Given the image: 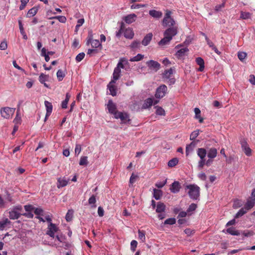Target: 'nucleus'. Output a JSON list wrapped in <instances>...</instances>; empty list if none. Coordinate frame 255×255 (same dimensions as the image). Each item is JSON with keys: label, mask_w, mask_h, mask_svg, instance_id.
<instances>
[{"label": "nucleus", "mask_w": 255, "mask_h": 255, "mask_svg": "<svg viewBox=\"0 0 255 255\" xmlns=\"http://www.w3.org/2000/svg\"><path fill=\"white\" fill-rule=\"evenodd\" d=\"M218 154L217 149L211 147L207 150L204 148H199L197 150V154L200 158L198 162V168L202 169L205 165L210 166L213 162V159L216 157Z\"/></svg>", "instance_id": "f257e3e1"}, {"label": "nucleus", "mask_w": 255, "mask_h": 255, "mask_svg": "<svg viewBox=\"0 0 255 255\" xmlns=\"http://www.w3.org/2000/svg\"><path fill=\"white\" fill-rule=\"evenodd\" d=\"M177 34V28L176 26L167 28L164 32V37L158 42L159 45L162 46L168 44L173 37Z\"/></svg>", "instance_id": "f03ea898"}, {"label": "nucleus", "mask_w": 255, "mask_h": 255, "mask_svg": "<svg viewBox=\"0 0 255 255\" xmlns=\"http://www.w3.org/2000/svg\"><path fill=\"white\" fill-rule=\"evenodd\" d=\"M185 189L191 199L193 200L199 199L200 188L198 185L195 184L186 185Z\"/></svg>", "instance_id": "7ed1b4c3"}, {"label": "nucleus", "mask_w": 255, "mask_h": 255, "mask_svg": "<svg viewBox=\"0 0 255 255\" xmlns=\"http://www.w3.org/2000/svg\"><path fill=\"white\" fill-rule=\"evenodd\" d=\"M22 207L20 205L12 208L9 212V218L11 220L18 219L22 215Z\"/></svg>", "instance_id": "20e7f679"}, {"label": "nucleus", "mask_w": 255, "mask_h": 255, "mask_svg": "<svg viewBox=\"0 0 255 255\" xmlns=\"http://www.w3.org/2000/svg\"><path fill=\"white\" fill-rule=\"evenodd\" d=\"M171 12L167 10L162 20V25L164 27L173 26L175 24V21L171 17Z\"/></svg>", "instance_id": "39448f33"}, {"label": "nucleus", "mask_w": 255, "mask_h": 255, "mask_svg": "<svg viewBox=\"0 0 255 255\" xmlns=\"http://www.w3.org/2000/svg\"><path fill=\"white\" fill-rule=\"evenodd\" d=\"M15 112V109L9 107H3L0 109L1 116L4 119H9L11 118Z\"/></svg>", "instance_id": "423d86ee"}, {"label": "nucleus", "mask_w": 255, "mask_h": 255, "mask_svg": "<svg viewBox=\"0 0 255 255\" xmlns=\"http://www.w3.org/2000/svg\"><path fill=\"white\" fill-rule=\"evenodd\" d=\"M58 231V227L55 224L50 223V224H48L46 234L50 237L54 238L55 237V233H57Z\"/></svg>", "instance_id": "0eeeda50"}, {"label": "nucleus", "mask_w": 255, "mask_h": 255, "mask_svg": "<svg viewBox=\"0 0 255 255\" xmlns=\"http://www.w3.org/2000/svg\"><path fill=\"white\" fill-rule=\"evenodd\" d=\"M91 44L92 48H100V49H102V46L101 43L100 42L99 40L97 39H93L92 38V34H89L88 36V39L87 41V45H89Z\"/></svg>", "instance_id": "6e6552de"}, {"label": "nucleus", "mask_w": 255, "mask_h": 255, "mask_svg": "<svg viewBox=\"0 0 255 255\" xmlns=\"http://www.w3.org/2000/svg\"><path fill=\"white\" fill-rule=\"evenodd\" d=\"M167 88L165 85H161L159 87H158L155 94V97L156 98H161L163 97L165 94L167 93Z\"/></svg>", "instance_id": "1a4fd4ad"}, {"label": "nucleus", "mask_w": 255, "mask_h": 255, "mask_svg": "<svg viewBox=\"0 0 255 255\" xmlns=\"http://www.w3.org/2000/svg\"><path fill=\"white\" fill-rule=\"evenodd\" d=\"M146 65L150 70L154 72H157L160 68V64L158 62L152 60L147 61Z\"/></svg>", "instance_id": "9d476101"}, {"label": "nucleus", "mask_w": 255, "mask_h": 255, "mask_svg": "<svg viewBox=\"0 0 255 255\" xmlns=\"http://www.w3.org/2000/svg\"><path fill=\"white\" fill-rule=\"evenodd\" d=\"M116 119H120L123 123H126L129 121L128 116L126 113L118 112L114 116Z\"/></svg>", "instance_id": "9b49d317"}, {"label": "nucleus", "mask_w": 255, "mask_h": 255, "mask_svg": "<svg viewBox=\"0 0 255 255\" xmlns=\"http://www.w3.org/2000/svg\"><path fill=\"white\" fill-rule=\"evenodd\" d=\"M181 185L178 181L173 182L170 186V190L173 193H177L179 192Z\"/></svg>", "instance_id": "f8f14e48"}, {"label": "nucleus", "mask_w": 255, "mask_h": 255, "mask_svg": "<svg viewBox=\"0 0 255 255\" xmlns=\"http://www.w3.org/2000/svg\"><path fill=\"white\" fill-rule=\"evenodd\" d=\"M241 146L246 155L248 156L251 155L252 150L245 140H243L241 141Z\"/></svg>", "instance_id": "ddd939ff"}, {"label": "nucleus", "mask_w": 255, "mask_h": 255, "mask_svg": "<svg viewBox=\"0 0 255 255\" xmlns=\"http://www.w3.org/2000/svg\"><path fill=\"white\" fill-rule=\"evenodd\" d=\"M107 108L109 110V112L111 114H113L114 116L115 115V114L118 112V111H117V110H116V109H117L116 106L112 100H109L108 101V103L107 105Z\"/></svg>", "instance_id": "4468645a"}, {"label": "nucleus", "mask_w": 255, "mask_h": 255, "mask_svg": "<svg viewBox=\"0 0 255 255\" xmlns=\"http://www.w3.org/2000/svg\"><path fill=\"white\" fill-rule=\"evenodd\" d=\"M121 70L118 67H116L114 69L113 74V78L111 80L112 83H116V81L118 80L121 76Z\"/></svg>", "instance_id": "2eb2a0df"}, {"label": "nucleus", "mask_w": 255, "mask_h": 255, "mask_svg": "<svg viewBox=\"0 0 255 255\" xmlns=\"http://www.w3.org/2000/svg\"><path fill=\"white\" fill-rule=\"evenodd\" d=\"M137 16L135 14H129L124 17V20L128 24H130L134 22L136 19Z\"/></svg>", "instance_id": "dca6fc26"}, {"label": "nucleus", "mask_w": 255, "mask_h": 255, "mask_svg": "<svg viewBox=\"0 0 255 255\" xmlns=\"http://www.w3.org/2000/svg\"><path fill=\"white\" fill-rule=\"evenodd\" d=\"M69 181V179H66L65 177L59 178L57 180V187L58 188H60L66 186Z\"/></svg>", "instance_id": "f3484780"}, {"label": "nucleus", "mask_w": 255, "mask_h": 255, "mask_svg": "<svg viewBox=\"0 0 255 255\" xmlns=\"http://www.w3.org/2000/svg\"><path fill=\"white\" fill-rule=\"evenodd\" d=\"M116 83H112L111 81L108 85V88L110 91V94L113 96L117 95V88L115 85Z\"/></svg>", "instance_id": "a211bd4d"}, {"label": "nucleus", "mask_w": 255, "mask_h": 255, "mask_svg": "<svg viewBox=\"0 0 255 255\" xmlns=\"http://www.w3.org/2000/svg\"><path fill=\"white\" fill-rule=\"evenodd\" d=\"M44 104L46 109V114L45 116V119H46V118H47L52 113L53 106L51 103L47 101L44 102Z\"/></svg>", "instance_id": "6ab92c4d"}, {"label": "nucleus", "mask_w": 255, "mask_h": 255, "mask_svg": "<svg viewBox=\"0 0 255 255\" xmlns=\"http://www.w3.org/2000/svg\"><path fill=\"white\" fill-rule=\"evenodd\" d=\"M149 14L153 18L159 19L162 16V12L161 11L152 9L149 11Z\"/></svg>", "instance_id": "aec40b11"}, {"label": "nucleus", "mask_w": 255, "mask_h": 255, "mask_svg": "<svg viewBox=\"0 0 255 255\" xmlns=\"http://www.w3.org/2000/svg\"><path fill=\"white\" fill-rule=\"evenodd\" d=\"M152 36L153 35L151 33H149L147 34H146L144 36V37L143 38V39L141 42L142 44L144 46L147 45L149 43L150 41L151 40Z\"/></svg>", "instance_id": "412c9836"}, {"label": "nucleus", "mask_w": 255, "mask_h": 255, "mask_svg": "<svg viewBox=\"0 0 255 255\" xmlns=\"http://www.w3.org/2000/svg\"><path fill=\"white\" fill-rule=\"evenodd\" d=\"M165 208L166 206L163 203L159 202L156 205V212L158 213H163L165 212Z\"/></svg>", "instance_id": "4be33fe9"}, {"label": "nucleus", "mask_w": 255, "mask_h": 255, "mask_svg": "<svg viewBox=\"0 0 255 255\" xmlns=\"http://www.w3.org/2000/svg\"><path fill=\"white\" fill-rule=\"evenodd\" d=\"M124 36L128 39H132L134 36V33L131 28H128L125 29L124 32Z\"/></svg>", "instance_id": "5701e85b"}, {"label": "nucleus", "mask_w": 255, "mask_h": 255, "mask_svg": "<svg viewBox=\"0 0 255 255\" xmlns=\"http://www.w3.org/2000/svg\"><path fill=\"white\" fill-rule=\"evenodd\" d=\"M196 62L198 65L200 66L198 71L202 72L204 69V61L201 57H198L196 59Z\"/></svg>", "instance_id": "b1692460"}, {"label": "nucleus", "mask_w": 255, "mask_h": 255, "mask_svg": "<svg viewBox=\"0 0 255 255\" xmlns=\"http://www.w3.org/2000/svg\"><path fill=\"white\" fill-rule=\"evenodd\" d=\"M188 51L187 47H183L179 49L176 53V56L179 58L184 56L186 53Z\"/></svg>", "instance_id": "393cba45"}, {"label": "nucleus", "mask_w": 255, "mask_h": 255, "mask_svg": "<svg viewBox=\"0 0 255 255\" xmlns=\"http://www.w3.org/2000/svg\"><path fill=\"white\" fill-rule=\"evenodd\" d=\"M226 232L233 236H239L240 235V231L236 230L234 227L228 228Z\"/></svg>", "instance_id": "a878e982"}, {"label": "nucleus", "mask_w": 255, "mask_h": 255, "mask_svg": "<svg viewBox=\"0 0 255 255\" xmlns=\"http://www.w3.org/2000/svg\"><path fill=\"white\" fill-rule=\"evenodd\" d=\"M255 200L254 199L252 200H248L246 203V204L245 205L244 208L247 210L248 211V210H250L251 208H252L255 204Z\"/></svg>", "instance_id": "bb28decb"}, {"label": "nucleus", "mask_w": 255, "mask_h": 255, "mask_svg": "<svg viewBox=\"0 0 255 255\" xmlns=\"http://www.w3.org/2000/svg\"><path fill=\"white\" fill-rule=\"evenodd\" d=\"M196 146V143L194 142H191L188 144L186 147V153L188 155L190 153L193 151L194 147Z\"/></svg>", "instance_id": "cd10ccee"}, {"label": "nucleus", "mask_w": 255, "mask_h": 255, "mask_svg": "<svg viewBox=\"0 0 255 255\" xmlns=\"http://www.w3.org/2000/svg\"><path fill=\"white\" fill-rule=\"evenodd\" d=\"M153 104V99L152 98H147L146 99L142 106L143 109H147L151 107Z\"/></svg>", "instance_id": "c85d7f7f"}, {"label": "nucleus", "mask_w": 255, "mask_h": 255, "mask_svg": "<svg viewBox=\"0 0 255 255\" xmlns=\"http://www.w3.org/2000/svg\"><path fill=\"white\" fill-rule=\"evenodd\" d=\"M38 11V8L36 7H33L28 11V12L26 14V16L27 17H30L34 16Z\"/></svg>", "instance_id": "c756f323"}, {"label": "nucleus", "mask_w": 255, "mask_h": 255, "mask_svg": "<svg viewBox=\"0 0 255 255\" xmlns=\"http://www.w3.org/2000/svg\"><path fill=\"white\" fill-rule=\"evenodd\" d=\"M162 195V192L161 190L156 189H153V197L156 200L160 199Z\"/></svg>", "instance_id": "7c9ffc66"}, {"label": "nucleus", "mask_w": 255, "mask_h": 255, "mask_svg": "<svg viewBox=\"0 0 255 255\" xmlns=\"http://www.w3.org/2000/svg\"><path fill=\"white\" fill-rule=\"evenodd\" d=\"M252 13L249 12H241L240 18L243 19H248L251 18Z\"/></svg>", "instance_id": "2f4dec72"}, {"label": "nucleus", "mask_w": 255, "mask_h": 255, "mask_svg": "<svg viewBox=\"0 0 255 255\" xmlns=\"http://www.w3.org/2000/svg\"><path fill=\"white\" fill-rule=\"evenodd\" d=\"M173 69L172 68L166 70L164 71L163 74V77L166 79H169L170 78L171 75L173 74Z\"/></svg>", "instance_id": "473e14b6"}, {"label": "nucleus", "mask_w": 255, "mask_h": 255, "mask_svg": "<svg viewBox=\"0 0 255 255\" xmlns=\"http://www.w3.org/2000/svg\"><path fill=\"white\" fill-rule=\"evenodd\" d=\"M197 208V205L194 203H192L190 205L189 207L187 210L188 215H191L193 214V212L196 210Z\"/></svg>", "instance_id": "72a5a7b5"}, {"label": "nucleus", "mask_w": 255, "mask_h": 255, "mask_svg": "<svg viewBox=\"0 0 255 255\" xmlns=\"http://www.w3.org/2000/svg\"><path fill=\"white\" fill-rule=\"evenodd\" d=\"M18 24H19V29H20V33L21 34V35H22L23 36V38L25 40H26L27 39V36L24 31V28L23 27V25H22V22L21 21H18Z\"/></svg>", "instance_id": "f704fd0d"}, {"label": "nucleus", "mask_w": 255, "mask_h": 255, "mask_svg": "<svg viewBox=\"0 0 255 255\" xmlns=\"http://www.w3.org/2000/svg\"><path fill=\"white\" fill-rule=\"evenodd\" d=\"M56 75L59 81H61L63 78L65 76V73L61 69H59L57 71Z\"/></svg>", "instance_id": "c9c22d12"}, {"label": "nucleus", "mask_w": 255, "mask_h": 255, "mask_svg": "<svg viewBox=\"0 0 255 255\" xmlns=\"http://www.w3.org/2000/svg\"><path fill=\"white\" fill-rule=\"evenodd\" d=\"M88 164V157L87 156H82L80 158L79 164L82 166H87Z\"/></svg>", "instance_id": "e433bc0d"}, {"label": "nucleus", "mask_w": 255, "mask_h": 255, "mask_svg": "<svg viewBox=\"0 0 255 255\" xmlns=\"http://www.w3.org/2000/svg\"><path fill=\"white\" fill-rule=\"evenodd\" d=\"M178 160L177 158H174L170 160L168 162V166L170 167H173L177 165Z\"/></svg>", "instance_id": "4c0bfd02"}, {"label": "nucleus", "mask_w": 255, "mask_h": 255, "mask_svg": "<svg viewBox=\"0 0 255 255\" xmlns=\"http://www.w3.org/2000/svg\"><path fill=\"white\" fill-rule=\"evenodd\" d=\"M247 211L244 207L241 208L236 214L235 218H238L242 216H243L245 214L247 213Z\"/></svg>", "instance_id": "58836bf2"}, {"label": "nucleus", "mask_w": 255, "mask_h": 255, "mask_svg": "<svg viewBox=\"0 0 255 255\" xmlns=\"http://www.w3.org/2000/svg\"><path fill=\"white\" fill-rule=\"evenodd\" d=\"M49 76L41 73L39 77V81L41 83H44L48 80Z\"/></svg>", "instance_id": "ea45409f"}, {"label": "nucleus", "mask_w": 255, "mask_h": 255, "mask_svg": "<svg viewBox=\"0 0 255 255\" xmlns=\"http://www.w3.org/2000/svg\"><path fill=\"white\" fill-rule=\"evenodd\" d=\"M143 55H142L141 54H138L135 56H134V57L131 58L129 59V61L131 62L139 61L142 60L143 59Z\"/></svg>", "instance_id": "a19ab883"}, {"label": "nucleus", "mask_w": 255, "mask_h": 255, "mask_svg": "<svg viewBox=\"0 0 255 255\" xmlns=\"http://www.w3.org/2000/svg\"><path fill=\"white\" fill-rule=\"evenodd\" d=\"M138 238L142 242V243H144L145 242V233L143 231L138 230Z\"/></svg>", "instance_id": "79ce46f5"}, {"label": "nucleus", "mask_w": 255, "mask_h": 255, "mask_svg": "<svg viewBox=\"0 0 255 255\" xmlns=\"http://www.w3.org/2000/svg\"><path fill=\"white\" fill-rule=\"evenodd\" d=\"M73 211L72 210H69L66 215L65 219L67 222H69L72 220L73 218Z\"/></svg>", "instance_id": "37998d69"}, {"label": "nucleus", "mask_w": 255, "mask_h": 255, "mask_svg": "<svg viewBox=\"0 0 255 255\" xmlns=\"http://www.w3.org/2000/svg\"><path fill=\"white\" fill-rule=\"evenodd\" d=\"M176 220L174 218H168L164 221V224L165 225H172L176 223Z\"/></svg>", "instance_id": "c03bdc74"}, {"label": "nucleus", "mask_w": 255, "mask_h": 255, "mask_svg": "<svg viewBox=\"0 0 255 255\" xmlns=\"http://www.w3.org/2000/svg\"><path fill=\"white\" fill-rule=\"evenodd\" d=\"M156 114L159 116H164L165 112L164 110L160 107H156Z\"/></svg>", "instance_id": "a18cd8bd"}, {"label": "nucleus", "mask_w": 255, "mask_h": 255, "mask_svg": "<svg viewBox=\"0 0 255 255\" xmlns=\"http://www.w3.org/2000/svg\"><path fill=\"white\" fill-rule=\"evenodd\" d=\"M9 221L8 219L5 218L0 221V229H2L8 223Z\"/></svg>", "instance_id": "49530a36"}, {"label": "nucleus", "mask_w": 255, "mask_h": 255, "mask_svg": "<svg viewBox=\"0 0 255 255\" xmlns=\"http://www.w3.org/2000/svg\"><path fill=\"white\" fill-rule=\"evenodd\" d=\"M247 54L245 52L240 51L238 53V57L239 59L243 61L247 57Z\"/></svg>", "instance_id": "de8ad7c7"}, {"label": "nucleus", "mask_w": 255, "mask_h": 255, "mask_svg": "<svg viewBox=\"0 0 255 255\" xmlns=\"http://www.w3.org/2000/svg\"><path fill=\"white\" fill-rule=\"evenodd\" d=\"M199 130H196L193 131L190 136V139L191 140H194L199 135Z\"/></svg>", "instance_id": "09e8293b"}, {"label": "nucleus", "mask_w": 255, "mask_h": 255, "mask_svg": "<svg viewBox=\"0 0 255 255\" xmlns=\"http://www.w3.org/2000/svg\"><path fill=\"white\" fill-rule=\"evenodd\" d=\"M96 202L95 196L93 195L90 197L88 200V203L90 205H94L92 207H95L96 205H95Z\"/></svg>", "instance_id": "8fccbe9b"}, {"label": "nucleus", "mask_w": 255, "mask_h": 255, "mask_svg": "<svg viewBox=\"0 0 255 255\" xmlns=\"http://www.w3.org/2000/svg\"><path fill=\"white\" fill-rule=\"evenodd\" d=\"M82 150V146L80 144H76L75 148V154L76 155H78Z\"/></svg>", "instance_id": "3c124183"}, {"label": "nucleus", "mask_w": 255, "mask_h": 255, "mask_svg": "<svg viewBox=\"0 0 255 255\" xmlns=\"http://www.w3.org/2000/svg\"><path fill=\"white\" fill-rule=\"evenodd\" d=\"M20 121H21V118L19 116V110H18L16 113V117L14 118V119L13 120V123L15 124H20Z\"/></svg>", "instance_id": "603ef678"}, {"label": "nucleus", "mask_w": 255, "mask_h": 255, "mask_svg": "<svg viewBox=\"0 0 255 255\" xmlns=\"http://www.w3.org/2000/svg\"><path fill=\"white\" fill-rule=\"evenodd\" d=\"M140 46V42L139 41H134L130 45V47L132 49L138 48Z\"/></svg>", "instance_id": "864d4df0"}, {"label": "nucleus", "mask_w": 255, "mask_h": 255, "mask_svg": "<svg viewBox=\"0 0 255 255\" xmlns=\"http://www.w3.org/2000/svg\"><path fill=\"white\" fill-rule=\"evenodd\" d=\"M85 55V54L84 52L80 53L76 57V60L77 62H80L84 59Z\"/></svg>", "instance_id": "5fc2aeb1"}, {"label": "nucleus", "mask_w": 255, "mask_h": 255, "mask_svg": "<svg viewBox=\"0 0 255 255\" xmlns=\"http://www.w3.org/2000/svg\"><path fill=\"white\" fill-rule=\"evenodd\" d=\"M242 234L246 237H251L254 235L253 231H244L242 232Z\"/></svg>", "instance_id": "6e6d98bb"}, {"label": "nucleus", "mask_w": 255, "mask_h": 255, "mask_svg": "<svg viewBox=\"0 0 255 255\" xmlns=\"http://www.w3.org/2000/svg\"><path fill=\"white\" fill-rule=\"evenodd\" d=\"M146 6V4H132L130 6V8L133 9H138L141 7H144Z\"/></svg>", "instance_id": "4d7b16f0"}, {"label": "nucleus", "mask_w": 255, "mask_h": 255, "mask_svg": "<svg viewBox=\"0 0 255 255\" xmlns=\"http://www.w3.org/2000/svg\"><path fill=\"white\" fill-rule=\"evenodd\" d=\"M98 52V49L93 48V49H88L87 51V55H92V54H96Z\"/></svg>", "instance_id": "13d9d810"}, {"label": "nucleus", "mask_w": 255, "mask_h": 255, "mask_svg": "<svg viewBox=\"0 0 255 255\" xmlns=\"http://www.w3.org/2000/svg\"><path fill=\"white\" fill-rule=\"evenodd\" d=\"M137 242L135 240H132L130 243V249L134 252L137 247Z\"/></svg>", "instance_id": "bf43d9fd"}, {"label": "nucleus", "mask_w": 255, "mask_h": 255, "mask_svg": "<svg viewBox=\"0 0 255 255\" xmlns=\"http://www.w3.org/2000/svg\"><path fill=\"white\" fill-rule=\"evenodd\" d=\"M84 18H80V19H79L77 21V25H76V30H78L79 29V28L81 26L83 23H84Z\"/></svg>", "instance_id": "052dcab7"}, {"label": "nucleus", "mask_w": 255, "mask_h": 255, "mask_svg": "<svg viewBox=\"0 0 255 255\" xmlns=\"http://www.w3.org/2000/svg\"><path fill=\"white\" fill-rule=\"evenodd\" d=\"M166 182L167 179H166L163 182H158L156 183L155 186L158 188H162L166 184Z\"/></svg>", "instance_id": "680f3d73"}, {"label": "nucleus", "mask_w": 255, "mask_h": 255, "mask_svg": "<svg viewBox=\"0 0 255 255\" xmlns=\"http://www.w3.org/2000/svg\"><path fill=\"white\" fill-rule=\"evenodd\" d=\"M124 23H122L120 29L116 33V36L117 37H120L121 34H122V33L123 32V31H124Z\"/></svg>", "instance_id": "e2e57ef3"}, {"label": "nucleus", "mask_w": 255, "mask_h": 255, "mask_svg": "<svg viewBox=\"0 0 255 255\" xmlns=\"http://www.w3.org/2000/svg\"><path fill=\"white\" fill-rule=\"evenodd\" d=\"M57 19L60 22L65 23L66 21V18L64 16H57L54 17Z\"/></svg>", "instance_id": "0e129e2a"}, {"label": "nucleus", "mask_w": 255, "mask_h": 255, "mask_svg": "<svg viewBox=\"0 0 255 255\" xmlns=\"http://www.w3.org/2000/svg\"><path fill=\"white\" fill-rule=\"evenodd\" d=\"M34 213L37 215H41L43 212V210L40 208H34Z\"/></svg>", "instance_id": "69168bd1"}, {"label": "nucleus", "mask_w": 255, "mask_h": 255, "mask_svg": "<svg viewBox=\"0 0 255 255\" xmlns=\"http://www.w3.org/2000/svg\"><path fill=\"white\" fill-rule=\"evenodd\" d=\"M136 178V175H135L133 173L131 174L129 179V185H132L133 183L135 182Z\"/></svg>", "instance_id": "338daca9"}, {"label": "nucleus", "mask_w": 255, "mask_h": 255, "mask_svg": "<svg viewBox=\"0 0 255 255\" xmlns=\"http://www.w3.org/2000/svg\"><path fill=\"white\" fill-rule=\"evenodd\" d=\"M7 47V43L6 41H3L0 44V49L1 50H5Z\"/></svg>", "instance_id": "774afa93"}]
</instances>
